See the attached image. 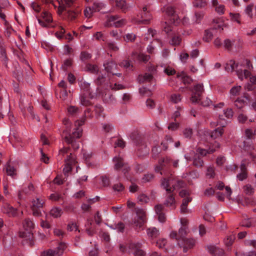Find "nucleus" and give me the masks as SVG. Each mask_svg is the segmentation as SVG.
I'll return each instance as SVG.
<instances>
[{
    "label": "nucleus",
    "mask_w": 256,
    "mask_h": 256,
    "mask_svg": "<svg viewBox=\"0 0 256 256\" xmlns=\"http://www.w3.org/2000/svg\"><path fill=\"white\" fill-rule=\"evenodd\" d=\"M89 112V109H86L84 112V116L80 120L75 122V126H78L74 129L72 134H69L64 136V141L68 144H71L74 150H76L80 148V144L76 138H80L82 134V129L80 127L83 125L86 120V112Z\"/></svg>",
    "instance_id": "1"
},
{
    "label": "nucleus",
    "mask_w": 256,
    "mask_h": 256,
    "mask_svg": "<svg viewBox=\"0 0 256 256\" xmlns=\"http://www.w3.org/2000/svg\"><path fill=\"white\" fill-rule=\"evenodd\" d=\"M81 10L78 6L66 8L64 6H59L58 14L63 19L69 22H74L80 14Z\"/></svg>",
    "instance_id": "2"
},
{
    "label": "nucleus",
    "mask_w": 256,
    "mask_h": 256,
    "mask_svg": "<svg viewBox=\"0 0 256 256\" xmlns=\"http://www.w3.org/2000/svg\"><path fill=\"white\" fill-rule=\"evenodd\" d=\"M69 148H64L59 151V156H64L67 154L66 158L64 159L66 164L63 168V172L65 176H68V174L72 170V166L76 164L75 156L70 152Z\"/></svg>",
    "instance_id": "3"
},
{
    "label": "nucleus",
    "mask_w": 256,
    "mask_h": 256,
    "mask_svg": "<svg viewBox=\"0 0 256 256\" xmlns=\"http://www.w3.org/2000/svg\"><path fill=\"white\" fill-rule=\"evenodd\" d=\"M161 186L166 190L167 193L164 204L168 207L172 206L175 208L176 200L172 188H169L168 182H166V180H162Z\"/></svg>",
    "instance_id": "4"
},
{
    "label": "nucleus",
    "mask_w": 256,
    "mask_h": 256,
    "mask_svg": "<svg viewBox=\"0 0 256 256\" xmlns=\"http://www.w3.org/2000/svg\"><path fill=\"white\" fill-rule=\"evenodd\" d=\"M126 24V20L124 18H120L119 16H108L107 20L105 23L106 26H115L120 28L124 26Z\"/></svg>",
    "instance_id": "5"
},
{
    "label": "nucleus",
    "mask_w": 256,
    "mask_h": 256,
    "mask_svg": "<svg viewBox=\"0 0 256 256\" xmlns=\"http://www.w3.org/2000/svg\"><path fill=\"white\" fill-rule=\"evenodd\" d=\"M66 246L61 242L55 249H48L41 252L40 256H62Z\"/></svg>",
    "instance_id": "6"
},
{
    "label": "nucleus",
    "mask_w": 256,
    "mask_h": 256,
    "mask_svg": "<svg viewBox=\"0 0 256 256\" xmlns=\"http://www.w3.org/2000/svg\"><path fill=\"white\" fill-rule=\"evenodd\" d=\"M162 180H166V182H168L169 188H172V191L176 188H183L186 184L183 180L175 178L172 174L167 178H164Z\"/></svg>",
    "instance_id": "7"
},
{
    "label": "nucleus",
    "mask_w": 256,
    "mask_h": 256,
    "mask_svg": "<svg viewBox=\"0 0 256 256\" xmlns=\"http://www.w3.org/2000/svg\"><path fill=\"white\" fill-rule=\"evenodd\" d=\"M106 81V78L102 74L98 76L97 78L95 80V83L98 86H102L104 88L108 89L110 88L113 90H119L124 89V86L120 84H114V85L110 84L106 85L105 82Z\"/></svg>",
    "instance_id": "8"
},
{
    "label": "nucleus",
    "mask_w": 256,
    "mask_h": 256,
    "mask_svg": "<svg viewBox=\"0 0 256 256\" xmlns=\"http://www.w3.org/2000/svg\"><path fill=\"white\" fill-rule=\"evenodd\" d=\"M44 203V200L42 198H36L32 202V214L34 216H42V208Z\"/></svg>",
    "instance_id": "9"
},
{
    "label": "nucleus",
    "mask_w": 256,
    "mask_h": 256,
    "mask_svg": "<svg viewBox=\"0 0 256 256\" xmlns=\"http://www.w3.org/2000/svg\"><path fill=\"white\" fill-rule=\"evenodd\" d=\"M204 92V88L202 84H196L194 88L190 100L193 103H199L202 98V96Z\"/></svg>",
    "instance_id": "10"
},
{
    "label": "nucleus",
    "mask_w": 256,
    "mask_h": 256,
    "mask_svg": "<svg viewBox=\"0 0 256 256\" xmlns=\"http://www.w3.org/2000/svg\"><path fill=\"white\" fill-rule=\"evenodd\" d=\"M23 226L24 229L28 231L27 232H23L20 233V236L22 238L28 237L29 238L32 236V230L34 228V224L30 218H26L23 222Z\"/></svg>",
    "instance_id": "11"
},
{
    "label": "nucleus",
    "mask_w": 256,
    "mask_h": 256,
    "mask_svg": "<svg viewBox=\"0 0 256 256\" xmlns=\"http://www.w3.org/2000/svg\"><path fill=\"white\" fill-rule=\"evenodd\" d=\"M39 24L42 27L46 28L49 26L50 23L52 22V14L47 11H44L41 14V18L44 20H42L40 18L36 16Z\"/></svg>",
    "instance_id": "12"
},
{
    "label": "nucleus",
    "mask_w": 256,
    "mask_h": 256,
    "mask_svg": "<svg viewBox=\"0 0 256 256\" xmlns=\"http://www.w3.org/2000/svg\"><path fill=\"white\" fill-rule=\"evenodd\" d=\"M140 14V15L141 20H138L137 21L138 22V24H148L150 20L152 19V16L150 10L147 6L143 7L142 10Z\"/></svg>",
    "instance_id": "13"
},
{
    "label": "nucleus",
    "mask_w": 256,
    "mask_h": 256,
    "mask_svg": "<svg viewBox=\"0 0 256 256\" xmlns=\"http://www.w3.org/2000/svg\"><path fill=\"white\" fill-rule=\"evenodd\" d=\"M130 252L134 256H144L145 252L142 250V244L140 243H131L129 244Z\"/></svg>",
    "instance_id": "14"
},
{
    "label": "nucleus",
    "mask_w": 256,
    "mask_h": 256,
    "mask_svg": "<svg viewBox=\"0 0 256 256\" xmlns=\"http://www.w3.org/2000/svg\"><path fill=\"white\" fill-rule=\"evenodd\" d=\"M164 11L170 16H171L170 21L172 22L174 24H176L178 22L179 19L176 15L175 14V10L172 6H168L166 8H164Z\"/></svg>",
    "instance_id": "15"
},
{
    "label": "nucleus",
    "mask_w": 256,
    "mask_h": 256,
    "mask_svg": "<svg viewBox=\"0 0 256 256\" xmlns=\"http://www.w3.org/2000/svg\"><path fill=\"white\" fill-rule=\"evenodd\" d=\"M164 207L162 204H157L154 206V210L156 214L158 215V220L161 222L166 221V217L164 212Z\"/></svg>",
    "instance_id": "16"
},
{
    "label": "nucleus",
    "mask_w": 256,
    "mask_h": 256,
    "mask_svg": "<svg viewBox=\"0 0 256 256\" xmlns=\"http://www.w3.org/2000/svg\"><path fill=\"white\" fill-rule=\"evenodd\" d=\"M208 252L213 256H225L224 250L216 246H208Z\"/></svg>",
    "instance_id": "17"
},
{
    "label": "nucleus",
    "mask_w": 256,
    "mask_h": 256,
    "mask_svg": "<svg viewBox=\"0 0 256 256\" xmlns=\"http://www.w3.org/2000/svg\"><path fill=\"white\" fill-rule=\"evenodd\" d=\"M237 178L242 181L248 178V170L244 163H242L240 166V172L236 175Z\"/></svg>",
    "instance_id": "18"
},
{
    "label": "nucleus",
    "mask_w": 256,
    "mask_h": 256,
    "mask_svg": "<svg viewBox=\"0 0 256 256\" xmlns=\"http://www.w3.org/2000/svg\"><path fill=\"white\" fill-rule=\"evenodd\" d=\"M105 70L110 74H112L118 68L117 64L113 62L110 61L104 64Z\"/></svg>",
    "instance_id": "19"
},
{
    "label": "nucleus",
    "mask_w": 256,
    "mask_h": 256,
    "mask_svg": "<svg viewBox=\"0 0 256 256\" xmlns=\"http://www.w3.org/2000/svg\"><path fill=\"white\" fill-rule=\"evenodd\" d=\"M6 170L8 176L14 178L16 175V168L13 164L8 163L6 166Z\"/></svg>",
    "instance_id": "20"
},
{
    "label": "nucleus",
    "mask_w": 256,
    "mask_h": 256,
    "mask_svg": "<svg viewBox=\"0 0 256 256\" xmlns=\"http://www.w3.org/2000/svg\"><path fill=\"white\" fill-rule=\"evenodd\" d=\"M183 242L184 248L183 251L186 252L188 248H192L195 244V240L192 238H184Z\"/></svg>",
    "instance_id": "21"
},
{
    "label": "nucleus",
    "mask_w": 256,
    "mask_h": 256,
    "mask_svg": "<svg viewBox=\"0 0 256 256\" xmlns=\"http://www.w3.org/2000/svg\"><path fill=\"white\" fill-rule=\"evenodd\" d=\"M216 30L214 28L206 30L204 31L203 40L206 42H210Z\"/></svg>",
    "instance_id": "22"
},
{
    "label": "nucleus",
    "mask_w": 256,
    "mask_h": 256,
    "mask_svg": "<svg viewBox=\"0 0 256 256\" xmlns=\"http://www.w3.org/2000/svg\"><path fill=\"white\" fill-rule=\"evenodd\" d=\"M64 32L65 30L62 28L59 32H56L55 35L58 38H64L65 39L68 40V42L72 40L73 39L72 36L70 32L66 34H64Z\"/></svg>",
    "instance_id": "23"
},
{
    "label": "nucleus",
    "mask_w": 256,
    "mask_h": 256,
    "mask_svg": "<svg viewBox=\"0 0 256 256\" xmlns=\"http://www.w3.org/2000/svg\"><path fill=\"white\" fill-rule=\"evenodd\" d=\"M16 208H14L12 206L9 204H6L2 208L4 213L8 214L10 216H14L16 214Z\"/></svg>",
    "instance_id": "24"
},
{
    "label": "nucleus",
    "mask_w": 256,
    "mask_h": 256,
    "mask_svg": "<svg viewBox=\"0 0 256 256\" xmlns=\"http://www.w3.org/2000/svg\"><path fill=\"white\" fill-rule=\"evenodd\" d=\"M170 36L172 37L170 41V44L172 45L178 46L180 44L182 38L179 34L176 32H172V34H170Z\"/></svg>",
    "instance_id": "25"
},
{
    "label": "nucleus",
    "mask_w": 256,
    "mask_h": 256,
    "mask_svg": "<svg viewBox=\"0 0 256 256\" xmlns=\"http://www.w3.org/2000/svg\"><path fill=\"white\" fill-rule=\"evenodd\" d=\"M216 188L217 190H222L224 188H225L226 194V196L228 198L230 196L232 192L230 188L228 186L225 187L224 184L222 182H218L216 186Z\"/></svg>",
    "instance_id": "26"
},
{
    "label": "nucleus",
    "mask_w": 256,
    "mask_h": 256,
    "mask_svg": "<svg viewBox=\"0 0 256 256\" xmlns=\"http://www.w3.org/2000/svg\"><path fill=\"white\" fill-rule=\"evenodd\" d=\"M193 164L196 167H202L204 162L202 158L198 154H195L193 158Z\"/></svg>",
    "instance_id": "27"
},
{
    "label": "nucleus",
    "mask_w": 256,
    "mask_h": 256,
    "mask_svg": "<svg viewBox=\"0 0 256 256\" xmlns=\"http://www.w3.org/2000/svg\"><path fill=\"white\" fill-rule=\"evenodd\" d=\"M116 6L119 8L121 9L122 11L126 12L129 8L128 6L126 4V1L124 0H116Z\"/></svg>",
    "instance_id": "28"
},
{
    "label": "nucleus",
    "mask_w": 256,
    "mask_h": 256,
    "mask_svg": "<svg viewBox=\"0 0 256 256\" xmlns=\"http://www.w3.org/2000/svg\"><path fill=\"white\" fill-rule=\"evenodd\" d=\"M113 160L115 163L114 168L116 170H119L124 165L122 158L119 156H115L113 158Z\"/></svg>",
    "instance_id": "29"
},
{
    "label": "nucleus",
    "mask_w": 256,
    "mask_h": 256,
    "mask_svg": "<svg viewBox=\"0 0 256 256\" xmlns=\"http://www.w3.org/2000/svg\"><path fill=\"white\" fill-rule=\"evenodd\" d=\"M60 6H64L68 8L78 6L76 0H62V4Z\"/></svg>",
    "instance_id": "30"
},
{
    "label": "nucleus",
    "mask_w": 256,
    "mask_h": 256,
    "mask_svg": "<svg viewBox=\"0 0 256 256\" xmlns=\"http://www.w3.org/2000/svg\"><path fill=\"white\" fill-rule=\"evenodd\" d=\"M177 77L178 78H181L183 83L185 84H190L192 82V79L184 72H182L181 74H178Z\"/></svg>",
    "instance_id": "31"
},
{
    "label": "nucleus",
    "mask_w": 256,
    "mask_h": 256,
    "mask_svg": "<svg viewBox=\"0 0 256 256\" xmlns=\"http://www.w3.org/2000/svg\"><path fill=\"white\" fill-rule=\"evenodd\" d=\"M214 152H216L215 148L206 150L198 148L196 150V152H198L201 156H206L208 154H212Z\"/></svg>",
    "instance_id": "32"
},
{
    "label": "nucleus",
    "mask_w": 256,
    "mask_h": 256,
    "mask_svg": "<svg viewBox=\"0 0 256 256\" xmlns=\"http://www.w3.org/2000/svg\"><path fill=\"white\" fill-rule=\"evenodd\" d=\"M62 214V209L57 207L53 208L50 211V214L55 218L60 217Z\"/></svg>",
    "instance_id": "33"
},
{
    "label": "nucleus",
    "mask_w": 256,
    "mask_h": 256,
    "mask_svg": "<svg viewBox=\"0 0 256 256\" xmlns=\"http://www.w3.org/2000/svg\"><path fill=\"white\" fill-rule=\"evenodd\" d=\"M241 88L240 86H233L230 90V98H234L235 96L239 95Z\"/></svg>",
    "instance_id": "34"
},
{
    "label": "nucleus",
    "mask_w": 256,
    "mask_h": 256,
    "mask_svg": "<svg viewBox=\"0 0 256 256\" xmlns=\"http://www.w3.org/2000/svg\"><path fill=\"white\" fill-rule=\"evenodd\" d=\"M238 66V64H236L234 60H230L228 63H227L225 66V70L227 72H232Z\"/></svg>",
    "instance_id": "35"
},
{
    "label": "nucleus",
    "mask_w": 256,
    "mask_h": 256,
    "mask_svg": "<svg viewBox=\"0 0 256 256\" xmlns=\"http://www.w3.org/2000/svg\"><path fill=\"white\" fill-rule=\"evenodd\" d=\"M119 66L121 67L129 70H133V66L130 64V62L128 60H124L119 64Z\"/></svg>",
    "instance_id": "36"
},
{
    "label": "nucleus",
    "mask_w": 256,
    "mask_h": 256,
    "mask_svg": "<svg viewBox=\"0 0 256 256\" xmlns=\"http://www.w3.org/2000/svg\"><path fill=\"white\" fill-rule=\"evenodd\" d=\"M147 234L148 236L152 238H156L159 234L158 230L156 228H148Z\"/></svg>",
    "instance_id": "37"
},
{
    "label": "nucleus",
    "mask_w": 256,
    "mask_h": 256,
    "mask_svg": "<svg viewBox=\"0 0 256 256\" xmlns=\"http://www.w3.org/2000/svg\"><path fill=\"white\" fill-rule=\"evenodd\" d=\"M86 69L87 71H88L94 74H98L99 70L98 66L96 65H94L90 64H86Z\"/></svg>",
    "instance_id": "38"
},
{
    "label": "nucleus",
    "mask_w": 256,
    "mask_h": 256,
    "mask_svg": "<svg viewBox=\"0 0 256 256\" xmlns=\"http://www.w3.org/2000/svg\"><path fill=\"white\" fill-rule=\"evenodd\" d=\"M223 132V129L222 128H218L212 132L210 136L213 138H216L222 136Z\"/></svg>",
    "instance_id": "39"
},
{
    "label": "nucleus",
    "mask_w": 256,
    "mask_h": 256,
    "mask_svg": "<svg viewBox=\"0 0 256 256\" xmlns=\"http://www.w3.org/2000/svg\"><path fill=\"white\" fill-rule=\"evenodd\" d=\"M153 78L152 74L146 73L143 76H139V80L142 82H150Z\"/></svg>",
    "instance_id": "40"
},
{
    "label": "nucleus",
    "mask_w": 256,
    "mask_h": 256,
    "mask_svg": "<svg viewBox=\"0 0 256 256\" xmlns=\"http://www.w3.org/2000/svg\"><path fill=\"white\" fill-rule=\"evenodd\" d=\"M188 226L181 227L178 230V237L180 240H184V238H186V236L188 232Z\"/></svg>",
    "instance_id": "41"
},
{
    "label": "nucleus",
    "mask_w": 256,
    "mask_h": 256,
    "mask_svg": "<svg viewBox=\"0 0 256 256\" xmlns=\"http://www.w3.org/2000/svg\"><path fill=\"white\" fill-rule=\"evenodd\" d=\"M68 112L69 115L76 116L79 112V108L75 106H71L68 108Z\"/></svg>",
    "instance_id": "42"
},
{
    "label": "nucleus",
    "mask_w": 256,
    "mask_h": 256,
    "mask_svg": "<svg viewBox=\"0 0 256 256\" xmlns=\"http://www.w3.org/2000/svg\"><path fill=\"white\" fill-rule=\"evenodd\" d=\"M149 198L145 194H142L138 196V202L140 204H144L148 202Z\"/></svg>",
    "instance_id": "43"
},
{
    "label": "nucleus",
    "mask_w": 256,
    "mask_h": 256,
    "mask_svg": "<svg viewBox=\"0 0 256 256\" xmlns=\"http://www.w3.org/2000/svg\"><path fill=\"white\" fill-rule=\"evenodd\" d=\"M163 30L164 32L166 34H172V32H176L174 30V27L170 24H168L167 22H165L163 26Z\"/></svg>",
    "instance_id": "44"
},
{
    "label": "nucleus",
    "mask_w": 256,
    "mask_h": 256,
    "mask_svg": "<svg viewBox=\"0 0 256 256\" xmlns=\"http://www.w3.org/2000/svg\"><path fill=\"white\" fill-rule=\"evenodd\" d=\"M235 236L234 234H230L224 240V242L226 246H229L232 245L235 240Z\"/></svg>",
    "instance_id": "45"
},
{
    "label": "nucleus",
    "mask_w": 256,
    "mask_h": 256,
    "mask_svg": "<svg viewBox=\"0 0 256 256\" xmlns=\"http://www.w3.org/2000/svg\"><path fill=\"white\" fill-rule=\"evenodd\" d=\"M14 76L19 81L22 80L24 77V72L20 68L16 69L14 72Z\"/></svg>",
    "instance_id": "46"
},
{
    "label": "nucleus",
    "mask_w": 256,
    "mask_h": 256,
    "mask_svg": "<svg viewBox=\"0 0 256 256\" xmlns=\"http://www.w3.org/2000/svg\"><path fill=\"white\" fill-rule=\"evenodd\" d=\"M234 42L235 41L234 40H231L228 38L226 39L224 42V46L227 50H231L232 49V46L234 44Z\"/></svg>",
    "instance_id": "47"
},
{
    "label": "nucleus",
    "mask_w": 256,
    "mask_h": 256,
    "mask_svg": "<svg viewBox=\"0 0 256 256\" xmlns=\"http://www.w3.org/2000/svg\"><path fill=\"white\" fill-rule=\"evenodd\" d=\"M110 228H113L114 230H117L118 232H123L124 230V223L120 222L117 224H116L114 226H110Z\"/></svg>",
    "instance_id": "48"
},
{
    "label": "nucleus",
    "mask_w": 256,
    "mask_h": 256,
    "mask_svg": "<svg viewBox=\"0 0 256 256\" xmlns=\"http://www.w3.org/2000/svg\"><path fill=\"white\" fill-rule=\"evenodd\" d=\"M170 101L174 104L180 102L182 100L181 95L179 94H173L170 96Z\"/></svg>",
    "instance_id": "49"
},
{
    "label": "nucleus",
    "mask_w": 256,
    "mask_h": 256,
    "mask_svg": "<svg viewBox=\"0 0 256 256\" xmlns=\"http://www.w3.org/2000/svg\"><path fill=\"white\" fill-rule=\"evenodd\" d=\"M80 86L82 90L85 92H89L90 91V84L85 81H80Z\"/></svg>",
    "instance_id": "50"
},
{
    "label": "nucleus",
    "mask_w": 256,
    "mask_h": 256,
    "mask_svg": "<svg viewBox=\"0 0 256 256\" xmlns=\"http://www.w3.org/2000/svg\"><path fill=\"white\" fill-rule=\"evenodd\" d=\"M136 212L138 218L145 220L146 212L142 208H136Z\"/></svg>",
    "instance_id": "51"
},
{
    "label": "nucleus",
    "mask_w": 256,
    "mask_h": 256,
    "mask_svg": "<svg viewBox=\"0 0 256 256\" xmlns=\"http://www.w3.org/2000/svg\"><path fill=\"white\" fill-rule=\"evenodd\" d=\"M136 36L133 33H128L124 36V40L126 42H133L135 40Z\"/></svg>",
    "instance_id": "52"
},
{
    "label": "nucleus",
    "mask_w": 256,
    "mask_h": 256,
    "mask_svg": "<svg viewBox=\"0 0 256 256\" xmlns=\"http://www.w3.org/2000/svg\"><path fill=\"white\" fill-rule=\"evenodd\" d=\"M92 58L90 54L86 52H82L80 55V59L82 62H86Z\"/></svg>",
    "instance_id": "53"
},
{
    "label": "nucleus",
    "mask_w": 256,
    "mask_h": 256,
    "mask_svg": "<svg viewBox=\"0 0 256 256\" xmlns=\"http://www.w3.org/2000/svg\"><path fill=\"white\" fill-rule=\"evenodd\" d=\"M137 58L140 62H146L150 60V56L144 54H140L137 55Z\"/></svg>",
    "instance_id": "54"
},
{
    "label": "nucleus",
    "mask_w": 256,
    "mask_h": 256,
    "mask_svg": "<svg viewBox=\"0 0 256 256\" xmlns=\"http://www.w3.org/2000/svg\"><path fill=\"white\" fill-rule=\"evenodd\" d=\"M194 4L197 8H204L206 5V0H195Z\"/></svg>",
    "instance_id": "55"
},
{
    "label": "nucleus",
    "mask_w": 256,
    "mask_h": 256,
    "mask_svg": "<svg viewBox=\"0 0 256 256\" xmlns=\"http://www.w3.org/2000/svg\"><path fill=\"white\" fill-rule=\"evenodd\" d=\"M246 104V102L241 98H238L234 102V105L235 106L239 109H240L242 108Z\"/></svg>",
    "instance_id": "56"
},
{
    "label": "nucleus",
    "mask_w": 256,
    "mask_h": 256,
    "mask_svg": "<svg viewBox=\"0 0 256 256\" xmlns=\"http://www.w3.org/2000/svg\"><path fill=\"white\" fill-rule=\"evenodd\" d=\"M145 220L136 217V218H134V224L135 227L140 228L142 225L144 224Z\"/></svg>",
    "instance_id": "57"
},
{
    "label": "nucleus",
    "mask_w": 256,
    "mask_h": 256,
    "mask_svg": "<svg viewBox=\"0 0 256 256\" xmlns=\"http://www.w3.org/2000/svg\"><path fill=\"white\" fill-rule=\"evenodd\" d=\"M104 4L102 3L94 2L92 8L94 12H99L104 8Z\"/></svg>",
    "instance_id": "58"
},
{
    "label": "nucleus",
    "mask_w": 256,
    "mask_h": 256,
    "mask_svg": "<svg viewBox=\"0 0 256 256\" xmlns=\"http://www.w3.org/2000/svg\"><path fill=\"white\" fill-rule=\"evenodd\" d=\"M244 190L246 194L251 195L254 192V190L251 185L248 184L244 187Z\"/></svg>",
    "instance_id": "59"
},
{
    "label": "nucleus",
    "mask_w": 256,
    "mask_h": 256,
    "mask_svg": "<svg viewBox=\"0 0 256 256\" xmlns=\"http://www.w3.org/2000/svg\"><path fill=\"white\" fill-rule=\"evenodd\" d=\"M172 162V160L168 157H166L159 160L158 164L166 166Z\"/></svg>",
    "instance_id": "60"
},
{
    "label": "nucleus",
    "mask_w": 256,
    "mask_h": 256,
    "mask_svg": "<svg viewBox=\"0 0 256 256\" xmlns=\"http://www.w3.org/2000/svg\"><path fill=\"white\" fill-rule=\"evenodd\" d=\"M154 178V176L152 174H146L144 175L142 178V182H150Z\"/></svg>",
    "instance_id": "61"
},
{
    "label": "nucleus",
    "mask_w": 256,
    "mask_h": 256,
    "mask_svg": "<svg viewBox=\"0 0 256 256\" xmlns=\"http://www.w3.org/2000/svg\"><path fill=\"white\" fill-rule=\"evenodd\" d=\"M94 12L92 8V7L89 6V7L86 8L84 10V14L86 17L88 18H90L92 16Z\"/></svg>",
    "instance_id": "62"
},
{
    "label": "nucleus",
    "mask_w": 256,
    "mask_h": 256,
    "mask_svg": "<svg viewBox=\"0 0 256 256\" xmlns=\"http://www.w3.org/2000/svg\"><path fill=\"white\" fill-rule=\"evenodd\" d=\"M183 134L185 138H190L192 134V130L190 128H186L183 131Z\"/></svg>",
    "instance_id": "63"
},
{
    "label": "nucleus",
    "mask_w": 256,
    "mask_h": 256,
    "mask_svg": "<svg viewBox=\"0 0 256 256\" xmlns=\"http://www.w3.org/2000/svg\"><path fill=\"white\" fill-rule=\"evenodd\" d=\"M235 254L236 256H256V252H236Z\"/></svg>",
    "instance_id": "64"
}]
</instances>
